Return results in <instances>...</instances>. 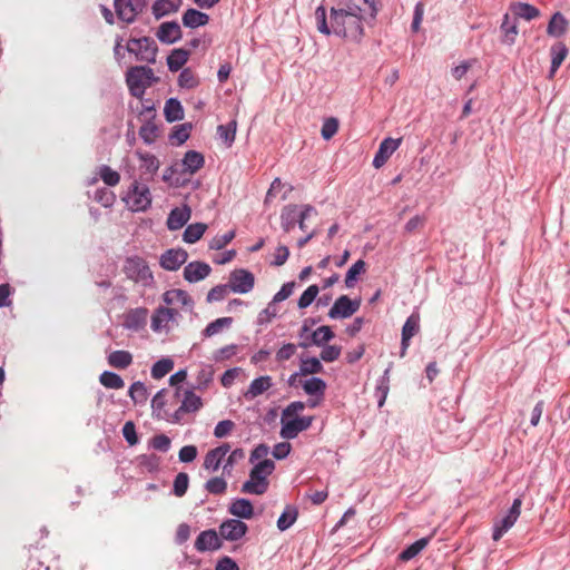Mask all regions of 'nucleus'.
Wrapping results in <instances>:
<instances>
[{"label": "nucleus", "instance_id": "45", "mask_svg": "<svg viewBox=\"0 0 570 570\" xmlns=\"http://www.w3.org/2000/svg\"><path fill=\"white\" fill-rule=\"evenodd\" d=\"M178 85L181 88L191 89L199 85V78L190 68H185L178 77Z\"/></svg>", "mask_w": 570, "mask_h": 570}, {"label": "nucleus", "instance_id": "33", "mask_svg": "<svg viewBox=\"0 0 570 570\" xmlns=\"http://www.w3.org/2000/svg\"><path fill=\"white\" fill-rule=\"evenodd\" d=\"M432 535L421 538L404 549L397 557L402 562H407L415 558L422 550H424L431 541Z\"/></svg>", "mask_w": 570, "mask_h": 570}, {"label": "nucleus", "instance_id": "1", "mask_svg": "<svg viewBox=\"0 0 570 570\" xmlns=\"http://www.w3.org/2000/svg\"><path fill=\"white\" fill-rule=\"evenodd\" d=\"M375 0H341L331 9V24L327 23L326 9L320 6L315 10L317 30L326 36L334 33L348 41L358 42L363 35V22L375 18Z\"/></svg>", "mask_w": 570, "mask_h": 570}, {"label": "nucleus", "instance_id": "23", "mask_svg": "<svg viewBox=\"0 0 570 570\" xmlns=\"http://www.w3.org/2000/svg\"><path fill=\"white\" fill-rule=\"evenodd\" d=\"M148 309L146 307L130 309L125 315L124 326L128 330L138 331L146 325Z\"/></svg>", "mask_w": 570, "mask_h": 570}, {"label": "nucleus", "instance_id": "29", "mask_svg": "<svg viewBox=\"0 0 570 570\" xmlns=\"http://www.w3.org/2000/svg\"><path fill=\"white\" fill-rule=\"evenodd\" d=\"M204 156L200 153L187 151L181 160V171L193 175L204 166Z\"/></svg>", "mask_w": 570, "mask_h": 570}, {"label": "nucleus", "instance_id": "57", "mask_svg": "<svg viewBox=\"0 0 570 570\" xmlns=\"http://www.w3.org/2000/svg\"><path fill=\"white\" fill-rule=\"evenodd\" d=\"M189 476L185 472H179L174 480V494L176 497H183L188 489Z\"/></svg>", "mask_w": 570, "mask_h": 570}, {"label": "nucleus", "instance_id": "64", "mask_svg": "<svg viewBox=\"0 0 570 570\" xmlns=\"http://www.w3.org/2000/svg\"><path fill=\"white\" fill-rule=\"evenodd\" d=\"M341 347L336 345H327L321 352V360L324 362H334L341 355Z\"/></svg>", "mask_w": 570, "mask_h": 570}, {"label": "nucleus", "instance_id": "9", "mask_svg": "<svg viewBox=\"0 0 570 570\" xmlns=\"http://www.w3.org/2000/svg\"><path fill=\"white\" fill-rule=\"evenodd\" d=\"M313 422V416L282 417L281 436L286 440L295 439L299 432L307 430Z\"/></svg>", "mask_w": 570, "mask_h": 570}, {"label": "nucleus", "instance_id": "27", "mask_svg": "<svg viewBox=\"0 0 570 570\" xmlns=\"http://www.w3.org/2000/svg\"><path fill=\"white\" fill-rule=\"evenodd\" d=\"M228 512L239 519H252L254 515V507L248 499H236L229 507Z\"/></svg>", "mask_w": 570, "mask_h": 570}, {"label": "nucleus", "instance_id": "25", "mask_svg": "<svg viewBox=\"0 0 570 570\" xmlns=\"http://www.w3.org/2000/svg\"><path fill=\"white\" fill-rule=\"evenodd\" d=\"M191 216V210L188 206L174 208L167 218V227L170 230L180 229Z\"/></svg>", "mask_w": 570, "mask_h": 570}, {"label": "nucleus", "instance_id": "24", "mask_svg": "<svg viewBox=\"0 0 570 570\" xmlns=\"http://www.w3.org/2000/svg\"><path fill=\"white\" fill-rule=\"evenodd\" d=\"M163 301L167 305L166 307L175 305L193 307L194 305V302L189 294L186 291L179 288L166 291L163 294Z\"/></svg>", "mask_w": 570, "mask_h": 570}, {"label": "nucleus", "instance_id": "47", "mask_svg": "<svg viewBox=\"0 0 570 570\" xmlns=\"http://www.w3.org/2000/svg\"><path fill=\"white\" fill-rule=\"evenodd\" d=\"M174 368V362L170 358H161L151 367V376L159 380L167 375Z\"/></svg>", "mask_w": 570, "mask_h": 570}, {"label": "nucleus", "instance_id": "22", "mask_svg": "<svg viewBox=\"0 0 570 570\" xmlns=\"http://www.w3.org/2000/svg\"><path fill=\"white\" fill-rule=\"evenodd\" d=\"M212 272L208 264L203 262H191L184 268V278L189 283H196L206 278Z\"/></svg>", "mask_w": 570, "mask_h": 570}, {"label": "nucleus", "instance_id": "17", "mask_svg": "<svg viewBox=\"0 0 570 570\" xmlns=\"http://www.w3.org/2000/svg\"><path fill=\"white\" fill-rule=\"evenodd\" d=\"M222 548V539L215 530H205L200 532L195 541L197 551H214Z\"/></svg>", "mask_w": 570, "mask_h": 570}, {"label": "nucleus", "instance_id": "32", "mask_svg": "<svg viewBox=\"0 0 570 570\" xmlns=\"http://www.w3.org/2000/svg\"><path fill=\"white\" fill-rule=\"evenodd\" d=\"M271 386H272L271 376H268V375L259 376L250 383V385H249L248 390L245 392L244 396L247 400H253V399L257 397L258 395L263 394L264 392H266Z\"/></svg>", "mask_w": 570, "mask_h": 570}, {"label": "nucleus", "instance_id": "56", "mask_svg": "<svg viewBox=\"0 0 570 570\" xmlns=\"http://www.w3.org/2000/svg\"><path fill=\"white\" fill-rule=\"evenodd\" d=\"M320 292V288L317 285H311L308 286L303 294L301 295L298 299V307L299 308H306L308 307L313 301L316 298L317 294Z\"/></svg>", "mask_w": 570, "mask_h": 570}, {"label": "nucleus", "instance_id": "5", "mask_svg": "<svg viewBox=\"0 0 570 570\" xmlns=\"http://www.w3.org/2000/svg\"><path fill=\"white\" fill-rule=\"evenodd\" d=\"M122 271L127 278L144 287H149L154 284V276L147 262L139 256L128 257L124 263Z\"/></svg>", "mask_w": 570, "mask_h": 570}, {"label": "nucleus", "instance_id": "53", "mask_svg": "<svg viewBox=\"0 0 570 570\" xmlns=\"http://www.w3.org/2000/svg\"><path fill=\"white\" fill-rule=\"evenodd\" d=\"M99 176L107 186H116L120 181V175L107 165L99 168Z\"/></svg>", "mask_w": 570, "mask_h": 570}, {"label": "nucleus", "instance_id": "49", "mask_svg": "<svg viewBox=\"0 0 570 570\" xmlns=\"http://www.w3.org/2000/svg\"><path fill=\"white\" fill-rule=\"evenodd\" d=\"M334 337L332 328L327 325L320 326L312 334V342L317 346H322Z\"/></svg>", "mask_w": 570, "mask_h": 570}, {"label": "nucleus", "instance_id": "51", "mask_svg": "<svg viewBox=\"0 0 570 570\" xmlns=\"http://www.w3.org/2000/svg\"><path fill=\"white\" fill-rule=\"evenodd\" d=\"M190 129V124H183L180 126H176L174 128L173 134L170 135L171 142L176 145L184 144L189 138Z\"/></svg>", "mask_w": 570, "mask_h": 570}, {"label": "nucleus", "instance_id": "34", "mask_svg": "<svg viewBox=\"0 0 570 570\" xmlns=\"http://www.w3.org/2000/svg\"><path fill=\"white\" fill-rule=\"evenodd\" d=\"M189 56V50L183 48L174 49L167 57L168 69L173 72L180 70L184 67V65L188 61Z\"/></svg>", "mask_w": 570, "mask_h": 570}, {"label": "nucleus", "instance_id": "30", "mask_svg": "<svg viewBox=\"0 0 570 570\" xmlns=\"http://www.w3.org/2000/svg\"><path fill=\"white\" fill-rule=\"evenodd\" d=\"M510 10L515 16V19L522 18L530 21L540 16L539 9L525 2H513L510 4Z\"/></svg>", "mask_w": 570, "mask_h": 570}, {"label": "nucleus", "instance_id": "44", "mask_svg": "<svg viewBox=\"0 0 570 570\" xmlns=\"http://www.w3.org/2000/svg\"><path fill=\"white\" fill-rule=\"evenodd\" d=\"M322 372H323V365L318 358L311 357V358L301 361V365H299V374L301 375L318 374Z\"/></svg>", "mask_w": 570, "mask_h": 570}, {"label": "nucleus", "instance_id": "35", "mask_svg": "<svg viewBox=\"0 0 570 570\" xmlns=\"http://www.w3.org/2000/svg\"><path fill=\"white\" fill-rule=\"evenodd\" d=\"M108 364L118 370H125L132 363V354L128 351L118 350L108 355Z\"/></svg>", "mask_w": 570, "mask_h": 570}, {"label": "nucleus", "instance_id": "4", "mask_svg": "<svg viewBox=\"0 0 570 570\" xmlns=\"http://www.w3.org/2000/svg\"><path fill=\"white\" fill-rule=\"evenodd\" d=\"M126 81L132 96L140 98L145 90L154 82L158 81L151 68L146 66H135L128 69Z\"/></svg>", "mask_w": 570, "mask_h": 570}, {"label": "nucleus", "instance_id": "26", "mask_svg": "<svg viewBox=\"0 0 570 570\" xmlns=\"http://www.w3.org/2000/svg\"><path fill=\"white\" fill-rule=\"evenodd\" d=\"M203 406L202 399L193 391H186L180 407L175 412V421L180 420L181 413H191L198 411Z\"/></svg>", "mask_w": 570, "mask_h": 570}, {"label": "nucleus", "instance_id": "16", "mask_svg": "<svg viewBox=\"0 0 570 570\" xmlns=\"http://www.w3.org/2000/svg\"><path fill=\"white\" fill-rule=\"evenodd\" d=\"M188 254L183 248H171L160 256V266L166 271H177L186 263Z\"/></svg>", "mask_w": 570, "mask_h": 570}, {"label": "nucleus", "instance_id": "31", "mask_svg": "<svg viewBox=\"0 0 570 570\" xmlns=\"http://www.w3.org/2000/svg\"><path fill=\"white\" fill-rule=\"evenodd\" d=\"M569 21L566 19V17L561 12H556L547 28V33L551 37H561L563 36L568 30Z\"/></svg>", "mask_w": 570, "mask_h": 570}, {"label": "nucleus", "instance_id": "42", "mask_svg": "<svg viewBox=\"0 0 570 570\" xmlns=\"http://www.w3.org/2000/svg\"><path fill=\"white\" fill-rule=\"evenodd\" d=\"M366 271V263L363 259L356 261L347 271L345 276V285L346 287L351 288L354 287L357 277L365 273Z\"/></svg>", "mask_w": 570, "mask_h": 570}, {"label": "nucleus", "instance_id": "36", "mask_svg": "<svg viewBox=\"0 0 570 570\" xmlns=\"http://www.w3.org/2000/svg\"><path fill=\"white\" fill-rule=\"evenodd\" d=\"M208 21V14L200 12L196 9H188L183 14V24L188 28L202 27L207 24Z\"/></svg>", "mask_w": 570, "mask_h": 570}, {"label": "nucleus", "instance_id": "2", "mask_svg": "<svg viewBox=\"0 0 570 570\" xmlns=\"http://www.w3.org/2000/svg\"><path fill=\"white\" fill-rule=\"evenodd\" d=\"M317 209L309 205L289 204L283 207L281 213V226L285 233H289L296 225L299 229L306 232V220L317 216Z\"/></svg>", "mask_w": 570, "mask_h": 570}, {"label": "nucleus", "instance_id": "18", "mask_svg": "<svg viewBox=\"0 0 570 570\" xmlns=\"http://www.w3.org/2000/svg\"><path fill=\"white\" fill-rule=\"evenodd\" d=\"M420 331V315L419 313L411 314L405 321L402 327V342H401V356H404L407 347L410 346V341L413 336H415Z\"/></svg>", "mask_w": 570, "mask_h": 570}, {"label": "nucleus", "instance_id": "52", "mask_svg": "<svg viewBox=\"0 0 570 570\" xmlns=\"http://www.w3.org/2000/svg\"><path fill=\"white\" fill-rule=\"evenodd\" d=\"M205 489L210 494L220 495L226 492L227 482L223 478L215 476L206 482Z\"/></svg>", "mask_w": 570, "mask_h": 570}, {"label": "nucleus", "instance_id": "14", "mask_svg": "<svg viewBox=\"0 0 570 570\" xmlns=\"http://www.w3.org/2000/svg\"><path fill=\"white\" fill-rule=\"evenodd\" d=\"M255 283L254 275L246 269H236L230 274L229 287L235 293L245 294L253 289Z\"/></svg>", "mask_w": 570, "mask_h": 570}, {"label": "nucleus", "instance_id": "58", "mask_svg": "<svg viewBox=\"0 0 570 570\" xmlns=\"http://www.w3.org/2000/svg\"><path fill=\"white\" fill-rule=\"evenodd\" d=\"M95 200L104 207H111L116 200V195L107 188H100L95 193Z\"/></svg>", "mask_w": 570, "mask_h": 570}, {"label": "nucleus", "instance_id": "12", "mask_svg": "<svg viewBox=\"0 0 570 570\" xmlns=\"http://www.w3.org/2000/svg\"><path fill=\"white\" fill-rule=\"evenodd\" d=\"M177 315L178 311L175 307L159 306L151 316V330L157 333L168 331L169 323L174 322Z\"/></svg>", "mask_w": 570, "mask_h": 570}, {"label": "nucleus", "instance_id": "48", "mask_svg": "<svg viewBox=\"0 0 570 570\" xmlns=\"http://www.w3.org/2000/svg\"><path fill=\"white\" fill-rule=\"evenodd\" d=\"M296 508L287 507L277 520V527L281 531L287 530L297 519Z\"/></svg>", "mask_w": 570, "mask_h": 570}, {"label": "nucleus", "instance_id": "46", "mask_svg": "<svg viewBox=\"0 0 570 570\" xmlns=\"http://www.w3.org/2000/svg\"><path fill=\"white\" fill-rule=\"evenodd\" d=\"M233 323L232 317H220L209 323L203 331L205 337H212L218 334L224 327H228Z\"/></svg>", "mask_w": 570, "mask_h": 570}, {"label": "nucleus", "instance_id": "38", "mask_svg": "<svg viewBox=\"0 0 570 570\" xmlns=\"http://www.w3.org/2000/svg\"><path fill=\"white\" fill-rule=\"evenodd\" d=\"M500 29L503 33L502 42L512 46L515 42L517 36L519 33L517 19L511 22L510 16L505 13Z\"/></svg>", "mask_w": 570, "mask_h": 570}, {"label": "nucleus", "instance_id": "37", "mask_svg": "<svg viewBox=\"0 0 570 570\" xmlns=\"http://www.w3.org/2000/svg\"><path fill=\"white\" fill-rule=\"evenodd\" d=\"M181 0H157L153 4V13L159 19L164 16L178 11Z\"/></svg>", "mask_w": 570, "mask_h": 570}, {"label": "nucleus", "instance_id": "63", "mask_svg": "<svg viewBox=\"0 0 570 570\" xmlns=\"http://www.w3.org/2000/svg\"><path fill=\"white\" fill-rule=\"evenodd\" d=\"M235 428V423L230 420H223L217 423V425L214 429V435L216 438H224L228 435Z\"/></svg>", "mask_w": 570, "mask_h": 570}, {"label": "nucleus", "instance_id": "40", "mask_svg": "<svg viewBox=\"0 0 570 570\" xmlns=\"http://www.w3.org/2000/svg\"><path fill=\"white\" fill-rule=\"evenodd\" d=\"M568 48L563 42H558L553 45L550 49L551 53V70L550 73L554 75L556 71L559 69L561 63L564 61V59L568 56Z\"/></svg>", "mask_w": 570, "mask_h": 570}, {"label": "nucleus", "instance_id": "59", "mask_svg": "<svg viewBox=\"0 0 570 570\" xmlns=\"http://www.w3.org/2000/svg\"><path fill=\"white\" fill-rule=\"evenodd\" d=\"M234 237H235L234 230L227 232L223 235H217L210 240L209 248L219 250V249L224 248L227 244H229Z\"/></svg>", "mask_w": 570, "mask_h": 570}, {"label": "nucleus", "instance_id": "62", "mask_svg": "<svg viewBox=\"0 0 570 570\" xmlns=\"http://www.w3.org/2000/svg\"><path fill=\"white\" fill-rule=\"evenodd\" d=\"M228 285H217L213 287L207 294V302L213 303L224 299L228 293Z\"/></svg>", "mask_w": 570, "mask_h": 570}, {"label": "nucleus", "instance_id": "11", "mask_svg": "<svg viewBox=\"0 0 570 570\" xmlns=\"http://www.w3.org/2000/svg\"><path fill=\"white\" fill-rule=\"evenodd\" d=\"M247 524L238 519H228L219 525L220 539L227 541H238L247 533Z\"/></svg>", "mask_w": 570, "mask_h": 570}, {"label": "nucleus", "instance_id": "61", "mask_svg": "<svg viewBox=\"0 0 570 570\" xmlns=\"http://www.w3.org/2000/svg\"><path fill=\"white\" fill-rule=\"evenodd\" d=\"M244 458L245 452L243 449H235L234 451H232L228 458L226 459L225 464L223 465L224 473L230 474L234 465Z\"/></svg>", "mask_w": 570, "mask_h": 570}, {"label": "nucleus", "instance_id": "3", "mask_svg": "<svg viewBox=\"0 0 570 570\" xmlns=\"http://www.w3.org/2000/svg\"><path fill=\"white\" fill-rule=\"evenodd\" d=\"M275 463L265 459L257 463L249 473V480L242 485V492L248 494H264L268 489L267 476L273 473Z\"/></svg>", "mask_w": 570, "mask_h": 570}, {"label": "nucleus", "instance_id": "39", "mask_svg": "<svg viewBox=\"0 0 570 570\" xmlns=\"http://www.w3.org/2000/svg\"><path fill=\"white\" fill-rule=\"evenodd\" d=\"M237 129V120L234 117L225 125H219L217 127V135L219 139L226 145V147H230L235 140Z\"/></svg>", "mask_w": 570, "mask_h": 570}, {"label": "nucleus", "instance_id": "20", "mask_svg": "<svg viewBox=\"0 0 570 570\" xmlns=\"http://www.w3.org/2000/svg\"><path fill=\"white\" fill-rule=\"evenodd\" d=\"M400 144L401 139L385 138L380 144L379 150L374 156L373 166L375 168H381L399 148Z\"/></svg>", "mask_w": 570, "mask_h": 570}, {"label": "nucleus", "instance_id": "55", "mask_svg": "<svg viewBox=\"0 0 570 570\" xmlns=\"http://www.w3.org/2000/svg\"><path fill=\"white\" fill-rule=\"evenodd\" d=\"M128 394L135 403L145 402L148 397L147 389L141 382L132 383L129 387Z\"/></svg>", "mask_w": 570, "mask_h": 570}, {"label": "nucleus", "instance_id": "43", "mask_svg": "<svg viewBox=\"0 0 570 570\" xmlns=\"http://www.w3.org/2000/svg\"><path fill=\"white\" fill-rule=\"evenodd\" d=\"M99 382L107 389L120 390L125 386V382L120 375L109 371H105L100 374Z\"/></svg>", "mask_w": 570, "mask_h": 570}, {"label": "nucleus", "instance_id": "6", "mask_svg": "<svg viewBox=\"0 0 570 570\" xmlns=\"http://www.w3.org/2000/svg\"><path fill=\"white\" fill-rule=\"evenodd\" d=\"M127 207L132 212H145L151 205L149 187L144 181L135 179L122 198Z\"/></svg>", "mask_w": 570, "mask_h": 570}, {"label": "nucleus", "instance_id": "50", "mask_svg": "<svg viewBox=\"0 0 570 570\" xmlns=\"http://www.w3.org/2000/svg\"><path fill=\"white\" fill-rule=\"evenodd\" d=\"M303 389L308 395H323L326 389V383L320 377H312L304 382Z\"/></svg>", "mask_w": 570, "mask_h": 570}, {"label": "nucleus", "instance_id": "13", "mask_svg": "<svg viewBox=\"0 0 570 570\" xmlns=\"http://www.w3.org/2000/svg\"><path fill=\"white\" fill-rule=\"evenodd\" d=\"M136 155L140 161L139 164V179L141 181L153 180L155 174L158 171L160 163L156 156L150 153L136 151Z\"/></svg>", "mask_w": 570, "mask_h": 570}, {"label": "nucleus", "instance_id": "54", "mask_svg": "<svg viewBox=\"0 0 570 570\" xmlns=\"http://www.w3.org/2000/svg\"><path fill=\"white\" fill-rule=\"evenodd\" d=\"M338 119L335 117H328L324 120L321 135L325 140H330L338 130Z\"/></svg>", "mask_w": 570, "mask_h": 570}, {"label": "nucleus", "instance_id": "21", "mask_svg": "<svg viewBox=\"0 0 570 570\" xmlns=\"http://www.w3.org/2000/svg\"><path fill=\"white\" fill-rule=\"evenodd\" d=\"M156 36L158 40L163 43H174L181 39V29L179 24L175 21H168L163 22L157 32Z\"/></svg>", "mask_w": 570, "mask_h": 570}, {"label": "nucleus", "instance_id": "60", "mask_svg": "<svg viewBox=\"0 0 570 570\" xmlns=\"http://www.w3.org/2000/svg\"><path fill=\"white\" fill-rule=\"evenodd\" d=\"M426 223L425 216L415 215L404 226V232L409 235L420 232Z\"/></svg>", "mask_w": 570, "mask_h": 570}, {"label": "nucleus", "instance_id": "41", "mask_svg": "<svg viewBox=\"0 0 570 570\" xmlns=\"http://www.w3.org/2000/svg\"><path fill=\"white\" fill-rule=\"evenodd\" d=\"M207 229V225L204 223H195L187 226L184 232L183 239L186 243L194 244L202 238Z\"/></svg>", "mask_w": 570, "mask_h": 570}, {"label": "nucleus", "instance_id": "8", "mask_svg": "<svg viewBox=\"0 0 570 570\" xmlns=\"http://www.w3.org/2000/svg\"><path fill=\"white\" fill-rule=\"evenodd\" d=\"M522 500L521 498L514 499L512 507L508 514L500 521L494 523L492 538L499 541L505 532H508L515 523L521 513Z\"/></svg>", "mask_w": 570, "mask_h": 570}, {"label": "nucleus", "instance_id": "19", "mask_svg": "<svg viewBox=\"0 0 570 570\" xmlns=\"http://www.w3.org/2000/svg\"><path fill=\"white\" fill-rule=\"evenodd\" d=\"M229 451L230 445L228 443H223L222 445L208 451L204 459V468L216 472Z\"/></svg>", "mask_w": 570, "mask_h": 570}, {"label": "nucleus", "instance_id": "28", "mask_svg": "<svg viewBox=\"0 0 570 570\" xmlns=\"http://www.w3.org/2000/svg\"><path fill=\"white\" fill-rule=\"evenodd\" d=\"M114 6L118 18L127 23H131L139 12L131 0H115Z\"/></svg>", "mask_w": 570, "mask_h": 570}, {"label": "nucleus", "instance_id": "10", "mask_svg": "<svg viewBox=\"0 0 570 570\" xmlns=\"http://www.w3.org/2000/svg\"><path fill=\"white\" fill-rule=\"evenodd\" d=\"M360 305V301H352L347 295H342L328 311V316L331 318H347L358 311Z\"/></svg>", "mask_w": 570, "mask_h": 570}, {"label": "nucleus", "instance_id": "7", "mask_svg": "<svg viewBox=\"0 0 570 570\" xmlns=\"http://www.w3.org/2000/svg\"><path fill=\"white\" fill-rule=\"evenodd\" d=\"M127 50L136 56L139 61L155 63L158 48L149 37L131 38L127 42Z\"/></svg>", "mask_w": 570, "mask_h": 570}, {"label": "nucleus", "instance_id": "15", "mask_svg": "<svg viewBox=\"0 0 570 570\" xmlns=\"http://www.w3.org/2000/svg\"><path fill=\"white\" fill-rule=\"evenodd\" d=\"M155 110L156 109H142L139 114V117L145 120V124L139 129V136L146 144H153L160 132L158 125L151 121V119L155 118Z\"/></svg>", "mask_w": 570, "mask_h": 570}]
</instances>
